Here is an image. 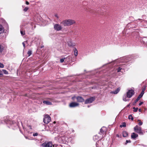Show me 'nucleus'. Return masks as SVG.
I'll return each mask as SVG.
<instances>
[{
  "instance_id": "23",
  "label": "nucleus",
  "mask_w": 147,
  "mask_h": 147,
  "mask_svg": "<svg viewBox=\"0 0 147 147\" xmlns=\"http://www.w3.org/2000/svg\"><path fill=\"white\" fill-rule=\"evenodd\" d=\"M123 65L122 66H121V67H119L117 69V72H119L121 71V70L122 69H124L123 68Z\"/></svg>"
},
{
  "instance_id": "47",
  "label": "nucleus",
  "mask_w": 147,
  "mask_h": 147,
  "mask_svg": "<svg viewBox=\"0 0 147 147\" xmlns=\"http://www.w3.org/2000/svg\"><path fill=\"white\" fill-rule=\"evenodd\" d=\"M75 98V97H72V99H73V100H74V98Z\"/></svg>"
},
{
  "instance_id": "16",
  "label": "nucleus",
  "mask_w": 147,
  "mask_h": 147,
  "mask_svg": "<svg viewBox=\"0 0 147 147\" xmlns=\"http://www.w3.org/2000/svg\"><path fill=\"white\" fill-rule=\"evenodd\" d=\"M123 136L124 137H126L128 136L127 132L126 131H123L122 132Z\"/></svg>"
},
{
  "instance_id": "28",
  "label": "nucleus",
  "mask_w": 147,
  "mask_h": 147,
  "mask_svg": "<svg viewBox=\"0 0 147 147\" xmlns=\"http://www.w3.org/2000/svg\"><path fill=\"white\" fill-rule=\"evenodd\" d=\"M138 121L139 122L138 124L139 125H142L143 123L139 119L138 120Z\"/></svg>"
},
{
  "instance_id": "38",
  "label": "nucleus",
  "mask_w": 147,
  "mask_h": 147,
  "mask_svg": "<svg viewBox=\"0 0 147 147\" xmlns=\"http://www.w3.org/2000/svg\"><path fill=\"white\" fill-rule=\"evenodd\" d=\"M144 91L142 90V92L140 94V95H141L142 96H143L144 94Z\"/></svg>"
},
{
  "instance_id": "44",
  "label": "nucleus",
  "mask_w": 147,
  "mask_h": 147,
  "mask_svg": "<svg viewBox=\"0 0 147 147\" xmlns=\"http://www.w3.org/2000/svg\"><path fill=\"white\" fill-rule=\"evenodd\" d=\"M146 87L145 86L143 88L142 90L144 91L146 89Z\"/></svg>"
},
{
  "instance_id": "42",
  "label": "nucleus",
  "mask_w": 147,
  "mask_h": 147,
  "mask_svg": "<svg viewBox=\"0 0 147 147\" xmlns=\"http://www.w3.org/2000/svg\"><path fill=\"white\" fill-rule=\"evenodd\" d=\"M55 17L57 18V19H58L59 18V17L57 15V14H56L55 15Z\"/></svg>"
},
{
  "instance_id": "45",
  "label": "nucleus",
  "mask_w": 147,
  "mask_h": 147,
  "mask_svg": "<svg viewBox=\"0 0 147 147\" xmlns=\"http://www.w3.org/2000/svg\"><path fill=\"white\" fill-rule=\"evenodd\" d=\"M26 4L27 5H28L29 4V3L28 1H26Z\"/></svg>"
},
{
  "instance_id": "18",
  "label": "nucleus",
  "mask_w": 147,
  "mask_h": 147,
  "mask_svg": "<svg viewBox=\"0 0 147 147\" xmlns=\"http://www.w3.org/2000/svg\"><path fill=\"white\" fill-rule=\"evenodd\" d=\"M74 55L75 56H77L78 54V51L76 48H74Z\"/></svg>"
},
{
  "instance_id": "27",
  "label": "nucleus",
  "mask_w": 147,
  "mask_h": 147,
  "mask_svg": "<svg viewBox=\"0 0 147 147\" xmlns=\"http://www.w3.org/2000/svg\"><path fill=\"white\" fill-rule=\"evenodd\" d=\"M128 118L129 119H131L132 120H133L134 119L133 117L131 115H129Z\"/></svg>"
},
{
  "instance_id": "6",
  "label": "nucleus",
  "mask_w": 147,
  "mask_h": 147,
  "mask_svg": "<svg viewBox=\"0 0 147 147\" xmlns=\"http://www.w3.org/2000/svg\"><path fill=\"white\" fill-rule=\"evenodd\" d=\"M54 28L55 30L57 31L61 30L62 29V27L58 24H55L54 25Z\"/></svg>"
},
{
  "instance_id": "15",
  "label": "nucleus",
  "mask_w": 147,
  "mask_h": 147,
  "mask_svg": "<svg viewBox=\"0 0 147 147\" xmlns=\"http://www.w3.org/2000/svg\"><path fill=\"white\" fill-rule=\"evenodd\" d=\"M124 59H125L124 60H125L124 61L125 62H127L128 61H130L131 60V58L128 56L125 57L124 58Z\"/></svg>"
},
{
  "instance_id": "1",
  "label": "nucleus",
  "mask_w": 147,
  "mask_h": 147,
  "mask_svg": "<svg viewBox=\"0 0 147 147\" xmlns=\"http://www.w3.org/2000/svg\"><path fill=\"white\" fill-rule=\"evenodd\" d=\"M75 23V22L74 20L71 19L64 20L61 23L64 26H69Z\"/></svg>"
},
{
  "instance_id": "13",
  "label": "nucleus",
  "mask_w": 147,
  "mask_h": 147,
  "mask_svg": "<svg viewBox=\"0 0 147 147\" xmlns=\"http://www.w3.org/2000/svg\"><path fill=\"white\" fill-rule=\"evenodd\" d=\"M4 48L5 47L3 45H0V53H2L3 51Z\"/></svg>"
},
{
  "instance_id": "19",
  "label": "nucleus",
  "mask_w": 147,
  "mask_h": 147,
  "mask_svg": "<svg viewBox=\"0 0 147 147\" xmlns=\"http://www.w3.org/2000/svg\"><path fill=\"white\" fill-rule=\"evenodd\" d=\"M142 41L144 44L147 43V37H144L142 38Z\"/></svg>"
},
{
  "instance_id": "50",
  "label": "nucleus",
  "mask_w": 147,
  "mask_h": 147,
  "mask_svg": "<svg viewBox=\"0 0 147 147\" xmlns=\"http://www.w3.org/2000/svg\"><path fill=\"white\" fill-rule=\"evenodd\" d=\"M72 132H74V130H72Z\"/></svg>"
},
{
  "instance_id": "36",
  "label": "nucleus",
  "mask_w": 147,
  "mask_h": 147,
  "mask_svg": "<svg viewBox=\"0 0 147 147\" xmlns=\"http://www.w3.org/2000/svg\"><path fill=\"white\" fill-rule=\"evenodd\" d=\"M3 67H4V65L3 64H2L0 62V67L2 68H3Z\"/></svg>"
},
{
  "instance_id": "9",
  "label": "nucleus",
  "mask_w": 147,
  "mask_h": 147,
  "mask_svg": "<svg viewBox=\"0 0 147 147\" xmlns=\"http://www.w3.org/2000/svg\"><path fill=\"white\" fill-rule=\"evenodd\" d=\"M77 101L78 102H84V100L82 97L78 96L76 97Z\"/></svg>"
},
{
  "instance_id": "24",
  "label": "nucleus",
  "mask_w": 147,
  "mask_h": 147,
  "mask_svg": "<svg viewBox=\"0 0 147 147\" xmlns=\"http://www.w3.org/2000/svg\"><path fill=\"white\" fill-rule=\"evenodd\" d=\"M99 139V138L98 136L97 135H96L93 137V139L94 140H98Z\"/></svg>"
},
{
  "instance_id": "7",
  "label": "nucleus",
  "mask_w": 147,
  "mask_h": 147,
  "mask_svg": "<svg viewBox=\"0 0 147 147\" xmlns=\"http://www.w3.org/2000/svg\"><path fill=\"white\" fill-rule=\"evenodd\" d=\"M95 100L94 98L91 97L86 99L85 102V104L90 103L92 102Z\"/></svg>"
},
{
  "instance_id": "3",
  "label": "nucleus",
  "mask_w": 147,
  "mask_h": 147,
  "mask_svg": "<svg viewBox=\"0 0 147 147\" xmlns=\"http://www.w3.org/2000/svg\"><path fill=\"white\" fill-rule=\"evenodd\" d=\"M51 120V117L48 115H46L44 116L43 119V122L45 124L48 123Z\"/></svg>"
},
{
  "instance_id": "10",
  "label": "nucleus",
  "mask_w": 147,
  "mask_h": 147,
  "mask_svg": "<svg viewBox=\"0 0 147 147\" xmlns=\"http://www.w3.org/2000/svg\"><path fill=\"white\" fill-rule=\"evenodd\" d=\"M131 136L132 138L134 139L138 136V135L135 133H133L131 134Z\"/></svg>"
},
{
  "instance_id": "37",
  "label": "nucleus",
  "mask_w": 147,
  "mask_h": 147,
  "mask_svg": "<svg viewBox=\"0 0 147 147\" xmlns=\"http://www.w3.org/2000/svg\"><path fill=\"white\" fill-rule=\"evenodd\" d=\"M3 75V73L2 72V71L1 70H0V77L2 76Z\"/></svg>"
},
{
  "instance_id": "29",
  "label": "nucleus",
  "mask_w": 147,
  "mask_h": 147,
  "mask_svg": "<svg viewBox=\"0 0 147 147\" xmlns=\"http://www.w3.org/2000/svg\"><path fill=\"white\" fill-rule=\"evenodd\" d=\"M133 109H134L133 111L134 112H136L138 111V108H136L135 107H134Z\"/></svg>"
},
{
  "instance_id": "11",
  "label": "nucleus",
  "mask_w": 147,
  "mask_h": 147,
  "mask_svg": "<svg viewBox=\"0 0 147 147\" xmlns=\"http://www.w3.org/2000/svg\"><path fill=\"white\" fill-rule=\"evenodd\" d=\"M120 89V88H118L116 90L111 92V93L114 94H117L119 92Z\"/></svg>"
},
{
  "instance_id": "25",
  "label": "nucleus",
  "mask_w": 147,
  "mask_h": 147,
  "mask_svg": "<svg viewBox=\"0 0 147 147\" xmlns=\"http://www.w3.org/2000/svg\"><path fill=\"white\" fill-rule=\"evenodd\" d=\"M32 54V51L31 50H29L28 51L27 54L28 55V56H30Z\"/></svg>"
},
{
  "instance_id": "40",
  "label": "nucleus",
  "mask_w": 147,
  "mask_h": 147,
  "mask_svg": "<svg viewBox=\"0 0 147 147\" xmlns=\"http://www.w3.org/2000/svg\"><path fill=\"white\" fill-rule=\"evenodd\" d=\"M38 135V134L37 133H36L35 134H33V136H37Z\"/></svg>"
},
{
  "instance_id": "43",
  "label": "nucleus",
  "mask_w": 147,
  "mask_h": 147,
  "mask_svg": "<svg viewBox=\"0 0 147 147\" xmlns=\"http://www.w3.org/2000/svg\"><path fill=\"white\" fill-rule=\"evenodd\" d=\"M143 103V102H141L139 104V105L140 106Z\"/></svg>"
},
{
  "instance_id": "35",
  "label": "nucleus",
  "mask_w": 147,
  "mask_h": 147,
  "mask_svg": "<svg viewBox=\"0 0 147 147\" xmlns=\"http://www.w3.org/2000/svg\"><path fill=\"white\" fill-rule=\"evenodd\" d=\"M65 59V58H62L60 60V62L61 63H63V61H64V59Z\"/></svg>"
},
{
  "instance_id": "49",
  "label": "nucleus",
  "mask_w": 147,
  "mask_h": 147,
  "mask_svg": "<svg viewBox=\"0 0 147 147\" xmlns=\"http://www.w3.org/2000/svg\"><path fill=\"white\" fill-rule=\"evenodd\" d=\"M130 105V104L128 105H127V107H129Z\"/></svg>"
},
{
  "instance_id": "41",
  "label": "nucleus",
  "mask_w": 147,
  "mask_h": 147,
  "mask_svg": "<svg viewBox=\"0 0 147 147\" xmlns=\"http://www.w3.org/2000/svg\"><path fill=\"white\" fill-rule=\"evenodd\" d=\"M24 42H23L22 43V44L23 45V47H24V48H25V44L24 43Z\"/></svg>"
},
{
  "instance_id": "12",
  "label": "nucleus",
  "mask_w": 147,
  "mask_h": 147,
  "mask_svg": "<svg viewBox=\"0 0 147 147\" xmlns=\"http://www.w3.org/2000/svg\"><path fill=\"white\" fill-rule=\"evenodd\" d=\"M43 103L44 104L48 105H52V103L51 102L48 101H44L43 102Z\"/></svg>"
},
{
  "instance_id": "17",
  "label": "nucleus",
  "mask_w": 147,
  "mask_h": 147,
  "mask_svg": "<svg viewBox=\"0 0 147 147\" xmlns=\"http://www.w3.org/2000/svg\"><path fill=\"white\" fill-rule=\"evenodd\" d=\"M68 45L70 47H73L74 46V44H73L71 41L68 43Z\"/></svg>"
},
{
  "instance_id": "34",
  "label": "nucleus",
  "mask_w": 147,
  "mask_h": 147,
  "mask_svg": "<svg viewBox=\"0 0 147 147\" xmlns=\"http://www.w3.org/2000/svg\"><path fill=\"white\" fill-rule=\"evenodd\" d=\"M29 8L28 7H26L24 9V11H25L26 12L28 10V9Z\"/></svg>"
},
{
  "instance_id": "22",
  "label": "nucleus",
  "mask_w": 147,
  "mask_h": 147,
  "mask_svg": "<svg viewBox=\"0 0 147 147\" xmlns=\"http://www.w3.org/2000/svg\"><path fill=\"white\" fill-rule=\"evenodd\" d=\"M120 127H125L126 126V123L125 122H123L122 124L120 125Z\"/></svg>"
},
{
  "instance_id": "14",
  "label": "nucleus",
  "mask_w": 147,
  "mask_h": 147,
  "mask_svg": "<svg viewBox=\"0 0 147 147\" xmlns=\"http://www.w3.org/2000/svg\"><path fill=\"white\" fill-rule=\"evenodd\" d=\"M106 131V129H105V127H103L102 128L100 129V133H99L100 134H100V133H103L104 132Z\"/></svg>"
},
{
  "instance_id": "30",
  "label": "nucleus",
  "mask_w": 147,
  "mask_h": 147,
  "mask_svg": "<svg viewBox=\"0 0 147 147\" xmlns=\"http://www.w3.org/2000/svg\"><path fill=\"white\" fill-rule=\"evenodd\" d=\"M131 141L130 140H126L125 143V145H126L128 143H131Z\"/></svg>"
},
{
  "instance_id": "46",
  "label": "nucleus",
  "mask_w": 147,
  "mask_h": 147,
  "mask_svg": "<svg viewBox=\"0 0 147 147\" xmlns=\"http://www.w3.org/2000/svg\"><path fill=\"white\" fill-rule=\"evenodd\" d=\"M139 112H141L142 111V110L141 109H139L138 110Z\"/></svg>"
},
{
  "instance_id": "31",
  "label": "nucleus",
  "mask_w": 147,
  "mask_h": 147,
  "mask_svg": "<svg viewBox=\"0 0 147 147\" xmlns=\"http://www.w3.org/2000/svg\"><path fill=\"white\" fill-rule=\"evenodd\" d=\"M20 33L22 35H24L25 34V32H23L22 30V29L21 28L20 30Z\"/></svg>"
},
{
  "instance_id": "39",
  "label": "nucleus",
  "mask_w": 147,
  "mask_h": 147,
  "mask_svg": "<svg viewBox=\"0 0 147 147\" xmlns=\"http://www.w3.org/2000/svg\"><path fill=\"white\" fill-rule=\"evenodd\" d=\"M142 18H144H144L146 19V16L145 15H143L142 16Z\"/></svg>"
},
{
  "instance_id": "33",
  "label": "nucleus",
  "mask_w": 147,
  "mask_h": 147,
  "mask_svg": "<svg viewBox=\"0 0 147 147\" xmlns=\"http://www.w3.org/2000/svg\"><path fill=\"white\" fill-rule=\"evenodd\" d=\"M138 20H140L141 21V22H142V21H144L146 23H147V20H142V19H138Z\"/></svg>"
},
{
  "instance_id": "4",
  "label": "nucleus",
  "mask_w": 147,
  "mask_h": 147,
  "mask_svg": "<svg viewBox=\"0 0 147 147\" xmlns=\"http://www.w3.org/2000/svg\"><path fill=\"white\" fill-rule=\"evenodd\" d=\"M134 90H128L127 93V97L128 98H130L134 94Z\"/></svg>"
},
{
  "instance_id": "48",
  "label": "nucleus",
  "mask_w": 147,
  "mask_h": 147,
  "mask_svg": "<svg viewBox=\"0 0 147 147\" xmlns=\"http://www.w3.org/2000/svg\"><path fill=\"white\" fill-rule=\"evenodd\" d=\"M117 137H119V135H118V134H117Z\"/></svg>"
},
{
  "instance_id": "8",
  "label": "nucleus",
  "mask_w": 147,
  "mask_h": 147,
  "mask_svg": "<svg viewBox=\"0 0 147 147\" xmlns=\"http://www.w3.org/2000/svg\"><path fill=\"white\" fill-rule=\"evenodd\" d=\"M79 105V103L76 102H73L71 103L69 106L70 107H74L78 106Z\"/></svg>"
},
{
  "instance_id": "20",
  "label": "nucleus",
  "mask_w": 147,
  "mask_h": 147,
  "mask_svg": "<svg viewBox=\"0 0 147 147\" xmlns=\"http://www.w3.org/2000/svg\"><path fill=\"white\" fill-rule=\"evenodd\" d=\"M3 29V27L0 24V34L3 32L4 31Z\"/></svg>"
},
{
  "instance_id": "2",
  "label": "nucleus",
  "mask_w": 147,
  "mask_h": 147,
  "mask_svg": "<svg viewBox=\"0 0 147 147\" xmlns=\"http://www.w3.org/2000/svg\"><path fill=\"white\" fill-rule=\"evenodd\" d=\"M134 131L138 133L142 134L143 133L142 131V128L141 127L138 126V125H136L134 127Z\"/></svg>"
},
{
  "instance_id": "51",
  "label": "nucleus",
  "mask_w": 147,
  "mask_h": 147,
  "mask_svg": "<svg viewBox=\"0 0 147 147\" xmlns=\"http://www.w3.org/2000/svg\"><path fill=\"white\" fill-rule=\"evenodd\" d=\"M88 107H90V106H88Z\"/></svg>"
},
{
  "instance_id": "32",
  "label": "nucleus",
  "mask_w": 147,
  "mask_h": 147,
  "mask_svg": "<svg viewBox=\"0 0 147 147\" xmlns=\"http://www.w3.org/2000/svg\"><path fill=\"white\" fill-rule=\"evenodd\" d=\"M123 100L124 101H126L127 100L126 99V97L125 96H123Z\"/></svg>"
},
{
  "instance_id": "5",
  "label": "nucleus",
  "mask_w": 147,
  "mask_h": 147,
  "mask_svg": "<svg viewBox=\"0 0 147 147\" xmlns=\"http://www.w3.org/2000/svg\"><path fill=\"white\" fill-rule=\"evenodd\" d=\"M53 143L51 142H45L42 144V146L44 147H52Z\"/></svg>"
},
{
  "instance_id": "26",
  "label": "nucleus",
  "mask_w": 147,
  "mask_h": 147,
  "mask_svg": "<svg viewBox=\"0 0 147 147\" xmlns=\"http://www.w3.org/2000/svg\"><path fill=\"white\" fill-rule=\"evenodd\" d=\"M2 72L3 71L4 73L5 74H8V72L5 69H2Z\"/></svg>"
},
{
  "instance_id": "21",
  "label": "nucleus",
  "mask_w": 147,
  "mask_h": 147,
  "mask_svg": "<svg viewBox=\"0 0 147 147\" xmlns=\"http://www.w3.org/2000/svg\"><path fill=\"white\" fill-rule=\"evenodd\" d=\"M142 96L140 94L137 97L136 99V100L135 102H137L138 101Z\"/></svg>"
}]
</instances>
